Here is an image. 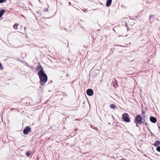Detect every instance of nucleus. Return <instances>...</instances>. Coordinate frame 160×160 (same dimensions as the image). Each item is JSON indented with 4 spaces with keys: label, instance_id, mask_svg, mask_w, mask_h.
Segmentation results:
<instances>
[{
    "label": "nucleus",
    "instance_id": "nucleus-1",
    "mask_svg": "<svg viewBox=\"0 0 160 160\" xmlns=\"http://www.w3.org/2000/svg\"><path fill=\"white\" fill-rule=\"evenodd\" d=\"M36 70L38 72L37 74L40 79V83L43 86L48 81V76L43 70L42 66L39 63H38V65L36 68Z\"/></svg>",
    "mask_w": 160,
    "mask_h": 160
},
{
    "label": "nucleus",
    "instance_id": "nucleus-2",
    "mask_svg": "<svg viewBox=\"0 0 160 160\" xmlns=\"http://www.w3.org/2000/svg\"><path fill=\"white\" fill-rule=\"evenodd\" d=\"M122 119L125 122H130V119L129 118V115L127 113H125L123 114L122 115Z\"/></svg>",
    "mask_w": 160,
    "mask_h": 160
},
{
    "label": "nucleus",
    "instance_id": "nucleus-3",
    "mask_svg": "<svg viewBox=\"0 0 160 160\" xmlns=\"http://www.w3.org/2000/svg\"><path fill=\"white\" fill-rule=\"evenodd\" d=\"M31 128L29 126H26L23 130V133L24 134L27 135L28 133L31 132Z\"/></svg>",
    "mask_w": 160,
    "mask_h": 160
},
{
    "label": "nucleus",
    "instance_id": "nucleus-4",
    "mask_svg": "<svg viewBox=\"0 0 160 160\" xmlns=\"http://www.w3.org/2000/svg\"><path fill=\"white\" fill-rule=\"evenodd\" d=\"M142 118L140 115H138L135 118V122L137 123L141 124L142 123Z\"/></svg>",
    "mask_w": 160,
    "mask_h": 160
},
{
    "label": "nucleus",
    "instance_id": "nucleus-5",
    "mask_svg": "<svg viewBox=\"0 0 160 160\" xmlns=\"http://www.w3.org/2000/svg\"><path fill=\"white\" fill-rule=\"evenodd\" d=\"M87 93L88 96H92L93 94V92L91 89H89L87 90Z\"/></svg>",
    "mask_w": 160,
    "mask_h": 160
},
{
    "label": "nucleus",
    "instance_id": "nucleus-6",
    "mask_svg": "<svg viewBox=\"0 0 160 160\" xmlns=\"http://www.w3.org/2000/svg\"><path fill=\"white\" fill-rule=\"evenodd\" d=\"M150 121L152 122L155 123L157 121V119L156 118L153 117H151L150 118Z\"/></svg>",
    "mask_w": 160,
    "mask_h": 160
},
{
    "label": "nucleus",
    "instance_id": "nucleus-7",
    "mask_svg": "<svg viewBox=\"0 0 160 160\" xmlns=\"http://www.w3.org/2000/svg\"><path fill=\"white\" fill-rule=\"evenodd\" d=\"M5 12V10L4 9H2L0 10V19L2 17Z\"/></svg>",
    "mask_w": 160,
    "mask_h": 160
},
{
    "label": "nucleus",
    "instance_id": "nucleus-8",
    "mask_svg": "<svg viewBox=\"0 0 160 160\" xmlns=\"http://www.w3.org/2000/svg\"><path fill=\"white\" fill-rule=\"evenodd\" d=\"M112 0H108L107 3H106V6L107 7H109L110 5L112 3Z\"/></svg>",
    "mask_w": 160,
    "mask_h": 160
},
{
    "label": "nucleus",
    "instance_id": "nucleus-9",
    "mask_svg": "<svg viewBox=\"0 0 160 160\" xmlns=\"http://www.w3.org/2000/svg\"><path fill=\"white\" fill-rule=\"evenodd\" d=\"M30 154H31V153L30 152V150H28V151L26 152V156L28 157H30Z\"/></svg>",
    "mask_w": 160,
    "mask_h": 160
},
{
    "label": "nucleus",
    "instance_id": "nucleus-10",
    "mask_svg": "<svg viewBox=\"0 0 160 160\" xmlns=\"http://www.w3.org/2000/svg\"><path fill=\"white\" fill-rule=\"evenodd\" d=\"M160 144V142L159 141H156V142L153 144V145L155 146H157Z\"/></svg>",
    "mask_w": 160,
    "mask_h": 160
},
{
    "label": "nucleus",
    "instance_id": "nucleus-11",
    "mask_svg": "<svg viewBox=\"0 0 160 160\" xmlns=\"http://www.w3.org/2000/svg\"><path fill=\"white\" fill-rule=\"evenodd\" d=\"M18 26V24L17 23L15 24L13 26V28L15 29H17V27Z\"/></svg>",
    "mask_w": 160,
    "mask_h": 160
},
{
    "label": "nucleus",
    "instance_id": "nucleus-12",
    "mask_svg": "<svg viewBox=\"0 0 160 160\" xmlns=\"http://www.w3.org/2000/svg\"><path fill=\"white\" fill-rule=\"evenodd\" d=\"M110 107L112 109H114L116 107L115 105L114 104H111L110 105Z\"/></svg>",
    "mask_w": 160,
    "mask_h": 160
},
{
    "label": "nucleus",
    "instance_id": "nucleus-13",
    "mask_svg": "<svg viewBox=\"0 0 160 160\" xmlns=\"http://www.w3.org/2000/svg\"><path fill=\"white\" fill-rule=\"evenodd\" d=\"M3 69V67L2 65V64L1 63V62H0V70H2Z\"/></svg>",
    "mask_w": 160,
    "mask_h": 160
},
{
    "label": "nucleus",
    "instance_id": "nucleus-14",
    "mask_svg": "<svg viewBox=\"0 0 160 160\" xmlns=\"http://www.w3.org/2000/svg\"><path fill=\"white\" fill-rule=\"evenodd\" d=\"M7 0H0V3H2L6 2Z\"/></svg>",
    "mask_w": 160,
    "mask_h": 160
},
{
    "label": "nucleus",
    "instance_id": "nucleus-15",
    "mask_svg": "<svg viewBox=\"0 0 160 160\" xmlns=\"http://www.w3.org/2000/svg\"><path fill=\"white\" fill-rule=\"evenodd\" d=\"M157 150L158 151L160 152V147H158L157 148Z\"/></svg>",
    "mask_w": 160,
    "mask_h": 160
},
{
    "label": "nucleus",
    "instance_id": "nucleus-16",
    "mask_svg": "<svg viewBox=\"0 0 160 160\" xmlns=\"http://www.w3.org/2000/svg\"><path fill=\"white\" fill-rule=\"evenodd\" d=\"M48 8H47L46 9H44V11L45 12H46V11H48Z\"/></svg>",
    "mask_w": 160,
    "mask_h": 160
},
{
    "label": "nucleus",
    "instance_id": "nucleus-17",
    "mask_svg": "<svg viewBox=\"0 0 160 160\" xmlns=\"http://www.w3.org/2000/svg\"><path fill=\"white\" fill-rule=\"evenodd\" d=\"M26 27H24V29L25 31H26Z\"/></svg>",
    "mask_w": 160,
    "mask_h": 160
},
{
    "label": "nucleus",
    "instance_id": "nucleus-18",
    "mask_svg": "<svg viewBox=\"0 0 160 160\" xmlns=\"http://www.w3.org/2000/svg\"><path fill=\"white\" fill-rule=\"evenodd\" d=\"M14 108H11V110H14Z\"/></svg>",
    "mask_w": 160,
    "mask_h": 160
},
{
    "label": "nucleus",
    "instance_id": "nucleus-19",
    "mask_svg": "<svg viewBox=\"0 0 160 160\" xmlns=\"http://www.w3.org/2000/svg\"><path fill=\"white\" fill-rule=\"evenodd\" d=\"M50 18V17H47V18Z\"/></svg>",
    "mask_w": 160,
    "mask_h": 160
},
{
    "label": "nucleus",
    "instance_id": "nucleus-20",
    "mask_svg": "<svg viewBox=\"0 0 160 160\" xmlns=\"http://www.w3.org/2000/svg\"><path fill=\"white\" fill-rule=\"evenodd\" d=\"M50 118L48 117V120H50Z\"/></svg>",
    "mask_w": 160,
    "mask_h": 160
},
{
    "label": "nucleus",
    "instance_id": "nucleus-21",
    "mask_svg": "<svg viewBox=\"0 0 160 160\" xmlns=\"http://www.w3.org/2000/svg\"><path fill=\"white\" fill-rule=\"evenodd\" d=\"M26 63L27 64V65L28 64V63H27V62H26Z\"/></svg>",
    "mask_w": 160,
    "mask_h": 160
}]
</instances>
